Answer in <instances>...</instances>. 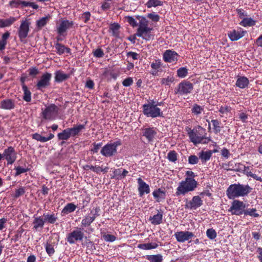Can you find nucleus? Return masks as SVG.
<instances>
[{"label":"nucleus","mask_w":262,"mask_h":262,"mask_svg":"<svg viewBox=\"0 0 262 262\" xmlns=\"http://www.w3.org/2000/svg\"><path fill=\"white\" fill-rule=\"evenodd\" d=\"M15 169L16 170V173L15 174V176H18L21 173L26 172L28 171V168H25L23 167H21L20 166H17L15 167Z\"/></svg>","instance_id":"680f3d73"},{"label":"nucleus","mask_w":262,"mask_h":262,"mask_svg":"<svg viewBox=\"0 0 262 262\" xmlns=\"http://www.w3.org/2000/svg\"><path fill=\"white\" fill-rule=\"evenodd\" d=\"M133 83V79L132 77H127L122 81V84L124 86H129Z\"/></svg>","instance_id":"0e129e2a"},{"label":"nucleus","mask_w":262,"mask_h":262,"mask_svg":"<svg viewBox=\"0 0 262 262\" xmlns=\"http://www.w3.org/2000/svg\"><path fill=\"white\" fill-rule=\"evenodd\" d=\"M198 156L202 163L204 164L210 160L211 157V152L210 150H202L198 154Z\"/></svg>","instance_id":"7c9ffc66"},{"label":"nucleus","mask_w":262,"mask_h":262,"mask_svg":"<svg viewBox=\"0 0 262 262\" xmlns=\"http://www.w3.org/2000/svg\"><path fill=\"white\" fill-rule=\"evenodd\" d=\"M198 182L194 179L187 177L179 183L176 189V195H184L188 192L193 191L196 188Z\"/></svg>","instance_id":"39448f33"},{"label":"nucleus","mask_w":262,"mask_h":262,"mask_svg":"<svg viewBox=\"0 0 262 262\" xmlns=\"http://www.w3.org/2000/svg\"><path fill=\"white\" fill-rule=\"evenodd\" d=\"M120 28V25L117 23H114L111 24L110 27V29L112 31V35L118 37L119 35V29Z\"/></svg>","instance_id":"c03bdc74"},{"label":"nucleus","mask_w":262,"mask_h":262,"mask_svg":"<svg viewBox=\"0 0 262 262\" xmlns=\"http://www.w3.org/2000/svg\"><path fill=\"white\" fill-rule=\"evenodd\" d=\"M51 17L50 15H48L45 17H43L36 22V26L38 28V29L40 30L42 29V27L45 26L47 23L50 20Z\"/></svg>","instance_id":"72a5a7b5"},{"label":"nucleus","mask_w":262,"mask_h":262,"mask_svg":"<svg viewBox=\"0 0 262 262\" xmlns=\"http://www.w3.org/2000/svg\"><path fill=\"white\" fill-rule=\"evenodd\" d=\"M30 76L35 77L39 73L38 70L35 67H32L28 70Z\"/></svg>","instance_id":"774afa93"},{"label":"nucleus","mask_w":262,"mask_h":262,"mask_svg":"<svg viewBox=\"0 0 262 262\" xmlns=\"http://www.w3.org/2000/svg\"><path fill=\"white\" fill-rule=\"evenodd\" d=\"M177 156L174 150H171L167 154V159L169 161L175 163L177 160Z\"/></svg>","instance_id":"09e8293b"},{"label":"nucleus","mask_w":262,"mask_h":262,"mask_svg":"<svg viewBox=\"0 0 262 262\" xmlns=\"http://www.w3.org/2000/svg\"><path fill=\"white\" fill-rule=\"evenodd\" d=\"M57 137L60 140H68L71 137L68 128L64 129L62 132L58 134Z\"/></svg>","instance_id":"a18cd8bd"},{"label":"nucleus","mask_w":262,"mask_h":262,"mask_svg":"<svg viewBox=\"0 0 262 262\" xmlns=\"http://www.w3.org/2000/svg\"><path fill=\"white\" fill-rule=\"evenodd\" d=\"M239 24L245 27H251L255 25V21L252 18H243Z\"/></svg>","instance_id":"ea45409f"},{"label":"nucleus","mask_w":262,"mask_h":262,"mask_svg":"<svg viewBox=\"0 0 262 262\" xmlns=\"http://www.w3.org/2000/svg\"><path fill=\"white\" fill-rule=\"evenodd\" d=\"M42 216L47 224H54L58 220L57 213L54 212L44 213Z\"/></svg>","instance_id":"4be33fe9"},{"label":"nucleus","mask_w":262,"mask_h":262,"mask_svg":"<svg viewBox=\"0 0 262 262\" xmlns=\"http://www.w3.org/2000/svg\"><path fill=\"white\" fill-rule=\"evenodd\" d=\"M146 259L150 262H162L163 256L161 254L146 255Z\"/></svg>","instance_id":"37998d69"},{"label":"nucleus","mask_w":262,"mask_h":262,"mask_svg":"<svg viewBox=\"0 0 262 262\" xmlns=\"http://www.w3.org/2000/svg\"><path fill=\"white\" fill-rule=\"evenodd\" d=\"M204 111V106L195 103L191 108V113L194 115L199 116Z\"/></svg>","instance_id":"79ce46f5"},{"label":"nucleus","mask_w":262,"mask_h":262,"mask_svg":"<svg viewBox=\"0 0 262 262\" xmlns=\"http://www.w3.org/2000/svg\"><path fill=\"white\" fill-rule=\"evenodd\" d=\"M138 184V191L140 196H142L145 193L148 194L150 192L149 186L146 184L141 178L137 179Z\"/></svg>","instance_id":"aec40b11"},{"label":"nucleus","mask_w":262,"mask_h":262,"mask_svg":"<svg viewBox=\"0 0 262 262\" xmlns=\"http://www.w3.org/2000/svg\"><path fill=\"white\" fill-rule=\"evenodd\" d=\"M73 21L69 20H62L59 24L57 26V32L60 35L65 36L67 31L72 28Z\"/></svg>","instance_id":"2eb2a0df"},{"label":"nucleus","mask_w":262,"mask_h":262,"mask_svg":"<svg viewBox=\"0 0 262 262\" xmlns=\"http://www.w3.org/2000/svg\"><path fill=\"white\" fill-rule=\"evenodd\" d=\"M147 17L154 23H157L160 20V16L154 12L148 13Z\"/></svg>","instance_id":"3c124183"},{"label":"nucleus","mask_w":262,"mask_h":262,"mask_svg":"<svg viewBox=\"0 0 262 262\" xmlns=\"http://www.w3.org/2000/svg\"><path fill=\"white\" fill-rule=\"evenodd\" d=\"M203 205V200L199 195L194 196L191 200L186 201L185 208L190 210H196Z\"/></svg>","instance_id":"4468645a"},{"label":"nucleus","mask_w":262,"mask_h":262,"mask_svg":"<svg viewBox=\"0 0 262 262\" xmlns=\"http://www.w3.org/2000/svg\"><path fill=\"white\" fill-rule=\"evenodd\" d=\"M247 33L242 29L239 30H233L228 33V36L232 41H236L243 37Z\"/></svg>","instance_id":"5701e85b"},{"label":"nucleus","mask_w":262,"mask_h":262,"mask_svg":"<svg viewBox=\"0 0 262 262\" xmlns=\"http://www.w3.org/2000/svg\"><path fill=\"white\" fill-rule=\"evenodd\" d=\"M157 134L156 131L154 128H146L143 130V135L148 141H152Z\"/></svg>","instance_id":"cd10ccee"},{"label":"nucleus","mask_w":262,"mask_h":262,"mask_svg":"<svg viewBox=\"0 0 262 262\" xmlns=\"http://www.w3.org/2000/svg\"><path fill=\"white\" fill-rule=\"evenodd\" d=\"M46 250L48 254L51 256L55 253L54 246L47 243L46 245Z\"/></svg>","instance_id":"6e6d98bb"},{"label":"nucleus","mask_w":262,"mask_h":262,"mask_svg":"<svg viewBox=\"0 0 262 262\" xmlns=\"http://www.w3.org/2000/svg\"><path fill=\"white\" fill-rule=\"evenodd\" d=\"M243 171V173L246 175L247 177H250L256 180L262 182V178L257 176L256 174L253 173L250 170L248 166H246L241 163L238 164V168L236 169L237 171Z\"/></svg>","instance_id":"6ab92c4d"},{"label":"nucleus","mask_w":262,"mask_h":262,"mask_svg":"<svg viewBox=\"0 0 262 262\" xmlns=\"http://www.w3.org/2000/svg\"><path fill=\"white\" fill-rule=\"evenodd\" d=\"M22 89L24 92L23 99L26 102H30L31 100V93L25 84L22 85Z\"/></svg>","instance_id":"4c0bfd02"},{"label":"nucleus","mask_w":262,"mask_h":262,"mask_svg":"<svg viewBox=\"0 0 262 262\" xmlns=\"http://www.w3.org/2000/svg\"><path fill=\"white\" fill-rule=\"evenodd\" d=\"M179 55L174 51L171 50H166L163 55L164 61L166 62H176L178 60Z\"/></svg>","instance_id":"a211bd4d"},{"label":"nucleus","mask_w":262,"mask_h":262,"mask_svg":"<svg viewBox=\"0 0 262 262\" xmlns=\"http://www.w3.org/2000/svg\"><path fill=\"white\" fill-rule=\"evenodd\" d=\"M193 89L192 83L188 81L184 80L180 82L178 88L175 89V94L180 95H187L190 94Z\"/></svg>","instance_id":"9d476101"},{"label":"nucleus","mask_w":262,"mask_h":262,"mask_svg":"<svg viewBox=\"0 0 262 262\" xmlns=\"http://www.w3.org/2000/svg\"><path fill=\"white\" fill-rule=\"evenodd\" d=\"M206 235L209 239H214L216 237L217 234L214 229L210 228L207 230Z\"/></svg>","instance_id":"8fccbe9b"},{"label":"nucleus","mask_w":262,"mask_h":262,"mask_svg":"<svg viewBox=\"0 0 262 262\" xmlns=\"http://www.w3.org/2000/svg\"><path fill=\"white\" fill-rule=\"evenodd\" d=\"M84 234L80 228L76 227L67 235L66 240L70 244H74L77 242L81 241L84 238Z\"/></svg>","instance_id":"6e6552de"},{"label":"nucleus","mask_w":262,"mask_h":262,"mask_svg":"<svg viewBox=\"0 0 262 262\" xmlns=\"http://www.w3.org/2000/svg\"><path fill=\"white\" fill-rule=\"evenodd\" d=\"M174 81L173 76H168L166 78H163L161 79V83L162 84L165 85H169Z\"/></svg>","instance_id":"864d4df0"},{"label":"nucleus","mask_w":262,"mask_h":262,"mask_svg":"<svg viewBox=\"0 0 262 262\" xmlns=\"http://www.w3.org/2000/svg\"><path fill=\"white\" fill-rule=\"evenodd\" d=\"M100 209L99 207H96L91 210L90 213L85 216L81 221V226L82 227H86L89 226L95 220V219L99 215V211Z\"/></svg>","instance_id":"9b49d317"},{"label":"nucleus","mask_w":262,"mask_h":262,"mask_svg":"<svg viewBox=\"0 0 262 262\" xmlns=\"http://www.w3.org/2000/svg\"><path fill=\"white\" fill-rule=\"evenodd\" d=\"M244 214L245 215H249L254 217H258L260 216L257 212V210L255 208H247L245 209Z\"/></svg>","instance_id":"49530a36"},{"label":"nucleus","mask_w":262,"mask_h":262,"mask_svg":"<svg viewBox=\"0 0 262 262\" xmlns=\"http://www.w3.org/2000/svg\"><path fill=\"white\" fill-rule=\"evenodd\" d=\"M199 158L195 155H191L188 157V161L190 164H196L199 162Z\"/></svg>","instance_id":"13d9d810"},{"label":"nucleus","mask_w":262,"mask_h":262,"mask_svg":"<svg viewBox=\"0 0 262 262\" xmlns=\"http://www.w3.org/2000/svg\"><path fill=\"white\" fill-rule=\"evenodd\" d=\"M10 33L9 32L7 31L4 33L0 40V51L4 50L7 44V39L10 37Z\"/></svg>","instance_id":"e433bc0d"},{"label":"nucleus","mask_w":262,"mask_h":262,"mask_svg":"<svg viewBox=\"0 0 262 262\" xmlns=\"http://www.w3.org/2000/svg\"><path fill=\"white\" fill-rule=\"evenodd\" d=\"M17 18L14 17H10L7 19H0V28L11 26Z\"/></svg>","instance_id":"2f4dec72"},{"label":"nucleus","mask_w":262,"mask_h":262,"mask_svg":"<svg viewBox=\"0 0 262 262\" xmlns=\"http://www.w3.org/2000/svg\"><path fill=\"white\" fill-rule=\"evenodd\" d=\"M136 17L139 21L136 35L144 40H149L152 36L151 32L153 29L148 26L149 21L146 17L143 16L137 15Z\"/></svg>","instance_id":"7ed1b4c3"},{"label":"nucleus","mask_w":262,"mask_h":262,"mask_svg":"<svg viewBox=\"0 0 262 262\" xmlns=\"http://www.w3.org/2000/svg\"><path fill=\"white\" fill-rule=\"evenodd\" d=\"M85 124H76L72 127L68 128L71 137H75L85 128Z\"/></svg>","instance_id":"b1692460"},{"label":"nucleus","mask_w":262,"mask_h":262,"mask_svg":"<svg viewBox=\"0 0 262 262\" xmlns=\"http://www.w3.org/2000/svg\"><path fill=\"white\" fill-rule=\"evenodd\" d=\"M174 235L178 242L184 243L191 239L194 236V234L188 231H181L176 232Z\"/></svg>","instance_id":"f3484780"},{"label":"nucleus","mask_w":262,"mask_h":262,"mask_svg":"<svg viewBox=\"0 0 262 262\" xmlns=\"http://www.w3.org/2000/svg\"><path fill=\"white\" fill-rule=\"evenodd\" d=\"M30 23L27 20H22L18 29V36L22 42H25V39L28 35L29 32Z\"/></svg>","instance_id":"f8f14e48"},{"label":"nucleus","mask_w":262,"mask_h":262,"mask_svg":"<svg viewBox=\"0 0 262 262\" xmlns=\"http://www.w3.org/2000/svg\"><path fill=\"white\" fill-rule=\"evenodd\" d=\"M32 137L33 139L37 140V141H39L41 142H46V137L42 136L40 134L38 133L33 134L32 135Z\"/></svg>","instance_id":"4d7b16f0"},{"label":"nucleus","mask_w":262,"mask_h":262,"mask_svg":"<svg viewBox=\"0 0 262 262\" xmlns=\"http://www.w3.org/2000/svg\"><path fill=\"white\" fill-rule=\"evenodd\" d=\"M249 84V79L245 76H237L235 85L241 89H245Z\"/></svg>","instance_id":"bb28decb"},{"label":"nucleus","mask_w":262,"mask_h":262,"mask_svg":"<svg viewBox=\"0 0 262 262\" xmlns=\"http://www.w3.org/2000/svg\"><path fill=\"white\" fill-rule=\"evenodd\" d=\"M91 17V13L90 12H85L83 13L81 15V19L84 21L85 23H87Z\"/></svg>","instance_id":"338daca9"},{"label":"nucleus","mask_w":262,"mask_h":262,"mask_svg":"<svg viewBox=\"0 0 262 262\" xmlns=\"http://www.w3.org/2000/svg\"><path fill=\"white\" fill-rule=\"evenodd\" d=\"M102 145V142H100L98 143H96L95 142L93 144V147L91 148V151L93 153L98 152L100 148L101 147Z\"/></svg>","instance_id":"052dcab7"},{"label":"nucleus","mask_w":262,"mask_h":262,"mask_svg":"<svg viewBox=\"0 0 262 262\" xmlns=\"http://www.w3.org/2000/svg\"><path fill=\"white\" fill-rule=\"evenodd\" d=\"M4 158L7 160V164H12L16 159V152L14 148L9 146L3 152Z\"/></svg>","instance_id":"dca6fc26"},{"label":"nucleus","mask_w":262,"mask_h":262,"mask_svg":"<svg viewBox=\"0 0 262 262\" xmlns=\"http://www.w3.org/2000/svg\"><path fill=\"white\" fill-rule=\"evenodd\" d=\"M25 193V188L23 187H21L19 188L16 190L15 193L14 194V198H18L20 196L23 195Z\"/></svg>","instance_id":"69168bd1"},{"label":"nucleus","mask_w":262,"mask_h":262,"mask_svg":"<svg viewBox=\"0 0 262 262\" xmlns=\"http://www.w3.org/2000/svg\"><path fill=\"white\" fill-rule=\"evenodd\" d=\"M213 125V128L214 133L217 134L221 131L222 128L223 127L221 125V122L217 119L212 120L211 121Z\"/></svg>","instance_id":"a19ab883"},{"label":"nucleus","mask_w":262,"mask_h":262,"mask_svg":"<svg viewBox=\"0 0 262 262\" xmlns=\"http://www.w3.org/2000/svg\"><path fill=\"white\" fill-rule=\"evenodd\" d=\"M187 130L190 141L195 145L199 144H206L211 140L207 137L206 129L200 126L193 129L188 128Z\"/></svg>","instance_id":"f03ea898"},{"label":"nucleus","mask_w":262,"mask_h":262,"mask_svg":"<svg viewBox=\"0 0 262 262\" xmlns=\"http://www.w3.org/2000/svg\"><path fill=\"white\" fill-rule=\"evenodd\" d=\"M163 212L161 210H157V213L153 216H150L149 221L151 224L154 225H158L162 222Z\"/></svg>","instance_id":"393cba45"},{"label":"nucleus","mask_w":262,"mask_h":262,"mask_svg":"<svg viewBox=\"0 0 262 262\" xmlns=\"http://www.w3.org/2000/svg\"><path fill=\"white\" fill-rule=\"evenodd\" d=\"M69 78V75L64 73L63 72L58 70L55 73V81L61 82Z\"/></svg>","instance_id":"c756f323"},{"label":"nucleus","mask_w":262,"mask_h":262,"mask_svg":"<svg viewBox=\"0 0 262 262\" xmlns=\"http://www.w3.org/2000/svg\"><path fill=\"white\" fill-rule=\"evenodd\" d=\"M109 168L107 166L104 167H100L99 166L95 165L94 166V168L93 171L97 173H100V172H103L105 173L108 172Z\"/></svg>","instance_id":"603ef678"},{"label":"nucleus","mask_w":262,"mask_h":262,"mask_svg":"<svg viewBox=\"0 0 262 262\" xmlns=\"http://www.w3.org/2000/svg\"><path fill=\"white\" fill-rule=\"evenodd\" d=\"M33 221V229L36 231L42 229L45 225V222L42 216L34 217Z\"/></svg>","instance_id":"a878e982"},{"label":"nucleus","mask_w":262,"mask_h":262,"mask_svg":"<svg viewBox=\"0 0 262 262\" xmlns=\"http://www.w3.org/2000/svg\"><path fill=\"white\" fill-rule=\"evenodd\" d=\"M219 111L222 114H227L231 111V107L227 105L221 106L220 107Z\"/></svg>","instance_id":"e2e57ef3"},{"label":"nucleus","mask_w":262,"mask_h":262,"mask_svg":"<svg viewBox=\"0 0 262 262\" xmlns=\"http://www.w3.org/2000/svg\"><path fill=\"white\" fill-rule=\"evenodd\" d=\"M127 22L133 27H137L138 23L132 16H127L125 17Z\"/></svg>","instance_id":"5fc2aeb1"},{"label":"nucleus","mask_w":262,"mask_h":262,"mask_svg":"<svg viewBox=\"0 0 262 262\" xmlns=\"http://www.w3.org/2000/svg\"><path fill=\"white\" fill-rule=\"evenodd\" d=\"M77 206L72 203L67 204L61 211V214L62 215L68 214L70 213L74 212Z\"/></svg>","instance_id":"f704fd0d"},{"label":"nucleus","mask_w":262,"mask_h":262,"mask_svg":"<svg viewBox=\"0 0 262 262\" xmlns=\"http://www.w3.org/2000/svg\"><path fill=\"white\" fill-rule=\"evenodd\" d=\"M121 145V142L120 140L108 143L102 147L100 153L105 157H113L117 153V147Z\"/></svg>","instance_id":"0eeeda50"},{"label":"nucleus","mask_w":262,"mask_h":262,"mask_svg":"<svg viewBox=\"0 0 262 262\" xmlns=\"http://www.w3.org/2000/svg\"><path fill=\"white\" fill-rule=\"evenodd\" d=\"M59 107L54 104H51L43 110L42 109L41 116L42 119L52 121L56 119L59 114Z\"/></svg>","instance_id":"423d86ee"},{"label":"nucleus","mask_w":262,"mask_h":262,"mask_svg":"<svg viewBox=\"0 0 262 262\" xmlns=\"http://www.w3.org/2000/svg\"><path fill=\"white\" fill-rule=\"evenodd\" d=\"M161 62L160 60H155L151 63V68L152 69L159 71L161 68Z\"/></svg>","instance_id":"bf43d9fd"},{"label":"nucleus","mask_w":262,"mask_h":262,"mask_svg":"<svg viewBox=\"0 0 262 262\" xmlns=\"http://www.w3.org/2000/svg\"><path fill=\"white\" fill-rule=\"evenodd\" d=\"M55 49L57 50L56 52L58 55H62L64 53L69 54L71 53V49L59 43H56L55 46Z\"/></svg>","instance_id":"473e14b6"},{"label":"nucleus","mask_w":262,"mask_h":262,"mask_svg":"<svg viewBox=\"0 0 262 262\" xmlns=\"http://www.w3.org/2000/svg\"><path fill=\"white\" fill-rule=\"evenodd\" d=\"M158 247V244L156 243H144L140 244L138 245V248L142 250H151L155 249Z\"/></svg>","instance_id":"c9c22d12"},{"label":"nucleus","mask_w":262,"mask_h":262,"mask_svg":"<svg viewBox=\"0 0 262 262\" xmlns=\"http://www.w3.org/2000/svg\"><path fill=\"white\" fill-rule=\"evenodd\" d=\"M163 5V2L160 0H148L145 4L148 8L161 6Z\"/></svg>","instance_id":"58836bf2"},{"label":"nucleus","mask_w":262,"mask_h":262,"mask_svg":"<svg viewBox=\"0 0 262 262\" xmlns=\"http://www.w3.org/2000/svg\"><path fill=\"white\" fill-rule=\"evenodd\" d=\"M253 188L248 184L239 183L230 185L227 188L226 194L230 200H234L240 197H245L249 195Z\"/></svg>","instance_id":"f257e3e1"},{"label":"nucleus","mask_w":262,"mask_h":262,"mask_svg":"<svg viewBox=\"0 0 262 262\" xmlns=\"http://www.w3.org/2000/svg\"><path fill=\"white\" fill-rule=\"evenodd\" d=\"M177 74L180 78H184L188 75V69L186 67L180 68L177 70Z\"/></svg>","instance_id":"de8ad7c7"},{"label":"nucleus","mask_w":262,"mask_h":262,"mask_svg":"<svg viewBox=\"0 0 262 262\" xmlns=\"http://www.w3.org/2000/svg\"><path fill=\"white\" fill-rule=\"evenodd\" d=\"M52 78L51 73L46 72L42 75L40 79L36 83V88L38 90H42L50 85V81Z\"/></svg>","instance_id":"ddd939ff"},{"label":"nucleus","mask_w":262,"mask_h":262,"mask_svg":"<svg viewBox=\"0 0 262 262\" xmlns=\"http://www.w3.org/2000/svg\"><path fill=\"white\" fill-rule=\"evenodd\" d=\"M16 106L15 100L6 98L0 101V108L5 110H11L14 109Z\"/></svg>","instance_id":"412c9836"},{"label":"nucleus","mask_w":262,"mask_h":262,"mask_svg":"<svg viewBox=\"0 0 262 262\" xmlns=\"http://www.w3.org/2000/svg\"><path fill=\"white\" fill-rule=\"evenodd\" d=\"M246 205L243 201L238 200H234L229 211L231 214L236 215H241L244 214Z\"/></svg>","instance_id":"1a4fd4ad"},{"label":"nucleus","mask_w":262,"mask_h":262,"mask_svg":"<svg viewBox=\"0 0 262 262\" xmlns=\"http://www.w3.org/2000/svg\"><path fill=\"white\" fill-rule=\"evenodd\" d=\"M162 104V102H158L154 99L143 105V113L147 117L157 118L163 117V114L158 107Z\"/></svg>","instance_id":"20e7f679"},{"label":"nucleus","mask_w":262,"mask_h":262,"mask_svg":"<svg viewBox=\"0 0 262 262\" xmlns=\"http://www.w3.org/2000/svg\"><path fill=\"white\" fill-rule=\"evenodd\" d=\"M152 195L157 202H160L162 200L165 199L166 196V193L161 188H158L154 190L152 192Z\"/></svg>","instance_id":"c85d7f7f"}]
</instances>
